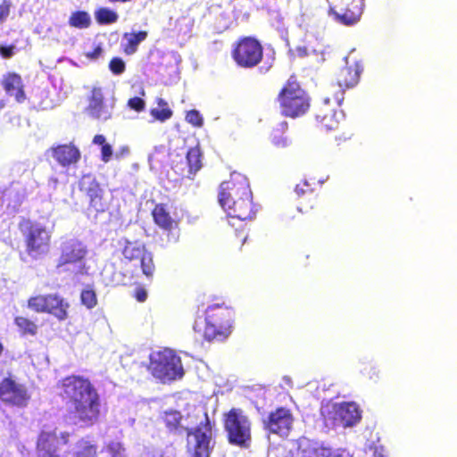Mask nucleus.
<instances>
[{
  "mask_svg": "<svg viewBox=\"0 0 457 457\" xmlns=\"http://www.w3.org/2000/svg\"><path fill=\"white\" fill-rule=\"evenodd\" d=\"M101 278L106 286L126 285L130 282L124 274L116 270L113 263H106L101 271Z\"/></svg>",
  "mask_w": 457,
  "mask_h": 457,
  "instance_id": "a878e982",
  "label": "nucleus"
},
{
  "mask_svg": "<svg viewBox=\"0 0 457 457\" xmlns=\"http://www.w3.org/2000/svg\"><path fill=\"white\" fill-rule=\"evenodd\" d=\"M121 246L123 257L136 265L139 264L143 274L146 278H152L154 272L153 254L147 251L145 245L138 240L121 238L119 242Z\"/></svg>",
  "mask_w": 457,
  "mask_h": 457,
  "instance_id": "6e6552de",
  "label": "nucleus"
},
{
  "mask_svg": "<svg viewBox=\"0 0 457 457\" xmlns=\"http://www.w3.org/2000/svg\"><path fill=\"white\" fill-rule=\"evenodd\" d=\"M153 217L155 223L164 229H171L176 224L174 220L162 205L155 206L153 211Z\"/></svg>",
  "mask_w": 457,
  "mask_h": 457,
  "instance_id": "7c9ffc66",
  "label": "nucleus"
},
{
  "mask_svg": "<svg viewBox=\"0 0 457 457\" xmlns=\"http://www.w3.org/2000/svg\"><path fill=\"white\" fill-rule=\"evenodd\" d=\"M48 184H49V187H53V188H55L57 187V184H58V179L57 178H50L49 179V181H48Z\"/></svg>",
  "mask_w": 457,
  "mask_h": 457,
  "instance_id": "864d4df0",
  "label": "nucleus"
},
{
  "mask_svg": "<svg viewBox=\"0 0 457 457\" xmlns=\"http://www.w3.org/2000/svg\"><path fill=\"white\" fill-rule=\"evenodd\" d=\"M136 297L138 302H145L147 297V293L144 289H138V290H137Z\"/></svg>",
  "mask_w": 457,
  "mask_h": 457,
  "instance_id": "3c124183",
  "label": "nucleus"
},
{
  "mask_svg": "<svg viewBox=\"0 0 457 457\" xmlns=\"http://www.w3.org/2000/svg\"><path fill=\"white\" fill-rule=\"evenodd\" d=\"M330 98L326 97L323 101V107L320 110L316 118L327 130L336 129L343 119L342 112H337L335 108L329 107Z\"/></svg>",
  "mask_w": 457,
  "mask_h": 457,
  "instance_id": "4be33fe9",
  "label": "nucleus"
},
{
  "mask_svg": "<svg viewBox=\"0 0 457 457\" xmlns=\"http://www.w3.org/2000/svg\"><path fill=\"white\" fill-rule=\"evenodd\" d=\"M366 453L372 457H386V452L385 447L378 442H370L366 446Z\"/></svg>",
  "mask_w": 457,
  "mask_h": 457,
  "instance_id": "37998d69",
  "label": "nucleus"
},
{
  "mask_svg": "<svg viewBox=\"0 0 457 457\" xmlns=\"http://www.w3.org/2000/svg\"><path fill=\"white\" fill-rule=\"evenodd\" d=\"M0 53L4 58H10L14 54V46H0Z\"/></svg>",
  "mask_w": 457,
  "mask_h": 457,
  "instance_id": "09e8293b",
  "label": "nucleus"
},
{
  "mask_svg": "<svg viewBox=\"0 0 457 457\" xmlns=\"http://www.w3.org/2000/svg\"><path fill=\"white\" fill-rule=\"evenodd\" d=\"M11 3L7 0L0 1V22H3L9 15Z\"/></svg>",
  "mask_w": 457,
  "mask_h": 457,
  "instance_id": "de8ad7c7",
  "label": "nucleus"
},
{
  "mask_svg": "<svg viewBox=\"0 0 457 457\" xmlns=\"http://www.w3.org/2000/svg\"><path fill=\"white\" fill-rule=\"evenodd\" d=\"M281 112L288 117H298L304 114L310 107V99L299 84L288 80L279 95Z\"/></svg>",
  "mask_w": 457,
  "mask_h": 457,
  "instance_id": "423d86ee",
  "label": "nucleus"
},
{
  "mask_svg": "<svg viewBox=\"0 0 457 457\" xmlns=\"http://www.w3.org/2000/svg\"><path fill=\"white\" fill-rule=\"evenodd\" d=\"M294 418L289 410L278 408L270 413L268 420H264L266 429L270 433L287 436L292 428Z\"/></svg>",
  "mask_w": 457,
  "mask_h": 457,
  "instance_id": "f3484780",
  "label": "nucleus"
},
{
  "mask_svg": "<svg viewBox=\"0 0 457 457\" xmlns=\"http://www.w3.org/2000/svg\"><path fill=\"white\" fill-rule=\"evenodd\" d=\"M118 15L108 8H101L96 12V19L101 25H108L117 21Z\"/></svg>",
  "mask_w": 457,
  "mask_h": 457,
  "instance_id": "ea45409f",
  "label": "nucleus"
},
{
  "mask_svg": "<svg viewBox=\"0 0 457 457\" xmlns=\"http://www.w3.org/2000/svg\"><path fill=\"white\" fill-rule=\"evenodd\" d=\"M329 16L344 26H353L362 12L363 0H327Z\"/></svg>",
  "mask_w": 457,
  "mask_h": 457,
  "instance_id": "9d476101",
  "label": "nucleus"
},
{
  "mask_svg": "<svg viewBox=\"0 0 457 457\" xmlns=\"http://www.w3.org/2000/svg\"><path fill=\"white\" fill-rule=\"evenodd\" d=\"M162 419L170 432L183 435V415L176 410H167Z\"/></svg>",
  "mask_w": 457,
  "mask_h": 457,
  "instance_id": "cd10ccee",
  "label": "nucleus"
},
{
  "mask_svg": "<svg viewBox=\"0 0 457 457\" xmlns=\"http://www.w3.org/2000/svg\"><path fill=\"white\" fill-rule=\"evenodd\" d=\"M328 457H350V455L348 454V453H346L344 450H341V449L332 450L329 448V454Z\"/></svg>",
  "mask_w": 457,
  "mask_h": 457,
  "instance_id": "8fccbe9b",
  "label": "nucleus"
},
{
  "mask_svg": "<svg viewBox=\"0 0 457 457\" xmlns=\"http://www.w3.org/2000/svg\"><path fill=\"white\" fill-rule=\"evenodd\" d=\"M155 103L157 104L156 107L152 108L150 111L151 116L161 122H164L171 118L173 112L169 107L168 103L162 97H157L155 99Z\"/></svg>",
  "mask_w": 457,
  "mask_h": 457,
  "instance_id": "c756f323",
  "label": "nucleus"
},
{
  "mask_svg": "<svg viewBox=\"0 0 457 457\" xmlns=\"http://www.w3.org/2000/svg\"><path fill=\"white\" fill-rule=\"evenodd\" d=\"M251 195L246 177L238 172H233L230 179L222 182L220 187L219 202L220 206L228 204L231 207L232 204H237L236 199L251 196Z\"/></svg>",
  "mask_w": 457,
  "mask_h": 457,
  "instance_id": "9b49d317",
  "label": "nucleus"
},
{
  "mask_svg": "<svg viewBox=\"0 0 457 457\" xmlns=\"http://www.w3.org/2000/svg\"><path fill=\"white\" fill-rule=\"evenodd\" d=\"M109 68L115 75H120L125 71V62L120 58H113L111 60Z\"/></svg>",
  "mask_w": 457,
  "mask_h": 457,
  "instance_id": "a18cd8bd",
  "label": "nucleus"
},
{
  "mask_svg": "<svg viewBox=\"0 0 457 457\" xmlns=\"http://www.w3.org/2000/svg\"><path fill=\"white\" fill-rule=\"evenodd\" d=\"M80 300L87 309H92L97 304L96 294L92 288H85L80 294Z\"/></svg>",
  "mask_w": 457,
  "mask_h": 457,
  "instance_id": "79ce46f5",
  "label": "nucleus"
},
{
  "mask_svg": "<svg viewBox=\"0 0 457 457\" xmlns=\"http://www.w3.org/2000/svg\"><path fill=\"white\" fill-rule=\"evenodd\" d=\"M103 54V47L101 42L94 41L87 43L84 46V55L90 61H95L100 58Z\"/></svg>",
  "mask_w": 457,
  "mask_h": 457,
  "instance_id": "4c0bfd02",
  "label": "nucleus"
},
{
  "mask_svg": "<svg viewBox=\"0 0 457 457\" xmlns=\"http://www.w3.org/2000/svg\"><path fill=\"white\" fill-rule=\"evenodd\" d=\"M51 156L62 167L76 164L81 157L79 149L72 144L60 145L52 147Z\"/></svg>",
  "mask_w": 457,
  "mask_h": 457,
  "instance_id": "aec40b11",
  "label": "nucleus"
},
{
  "mask_svg": "<svg viewBox=\"0 0 457 457\" xmlns=\"http://www.w3.org/2000/svg\"><path fill=\"white\" fill-rule=\"evenodd\" d=\"M140 94H141L142 96H145V91H144V89H141Z\"/></svg>",
  "mask_w": 457,
  "mask_h": 457,
  "instance_id": "4d7b16f0",
  "label": "nucleus"
},
{
  "mask_svg": "<svg viewBox=\"0 0 457 457\" xmlns=\"http://www.w3.org/2000/svg\"><path fill=\"white\" fill-rule=\"evenodd\" d=\"M28 306L37 312H48L59 320H64L68 317L69 303L55 294L37 295L29 299Z\"/></svg>",
  "mask_w": 457,
  "mask_h": 457,
  "instance_id": "ddd939ff",
  "label": "nucleus"
},
{
  "mask_svg": "<svg viewBox=\"0 0 457 457\" xmlns=\"http://www.w3.org/2000/svg\"><path fill=\"white\" fill-rule=\"evenodd\" d=\"M232 56L241 67L250 68L259 63L262 57L261 44L253 37L241 39L235 46Z\"/></svg>",
  "mask_w": 457,
  "mask_h": 457,
  "instance_id": "2eb2a0df",
  "label": "nucleus"
},
{
  "mask_svg": "<svg viewBox=\"0 0 457 457\" xmlns=\"http://www.w3.org/2000/svg\"><path fill=\"white\" fill-rule=\"evenodd\" d=\"M2 85L9 96H14L16 101L21 103L25 100L21 78L15 73H9L3 79Z\"/></svg>",
  "mask_w": 457,
  "mask_h": 457,
  "instance_id": "393cba45",
  "label": "nucleus"
},
{
  "mask_svg": "<svg viewBox=\"0 0 457 457\" xmlns=\"http://www.w3.org/2000/svg\"><path fill=\"white\" fill-rule=\"evenodd\" d=\"M69 23L72 27L87 28L91 23V18L86 12H76L70 17Z\"/></svg>",
  "mask_w": 457,
  "mask_h": 457,
  "instance_id": "58836bf2",
  "label": "nucleus"
},
{
  "mask_svg": "<svg viewBox=\"0 0 457 457\" xmlns=\"http://www.w3.org/2000/svg\"><path fill=\"white\" fill-rule=\"evenodd\" d=\"M89 205L97 212H103L108 208V202L104 198V190L100 188L98 192L89 195Z\"/></svg>",
  "mask_w": 457,
  "mask_h": 457,
  "instance_id": "72a5a7b5",
  "label": "nucleus"
},
{
  "mask_svg": "<svg viewBox=\"0 0 457 457\" xmlns=\"http://www.w3.org/2000/svg\"><path fill=\"white\" fill-rule=\"evenodd\" d=\"M79 187L80 190L85 192L87 196L92 195L94 192H98L101 188L95 177L89 174L82 177L79 181Z\"/></svg>",
  "mask_w": 457,
  "mask_h": 457,
  "instance_id": "c9c22d12",
  "label": "nucleus"
},
{
  "mask_svg": "<svg viewBox=\"0 0 457 457\" xmlns=\"http://www.w3.org/2000/svg\"><path fill=\"white\" fill-rule=\"evenodd\" d=\"M153 457H163L162 455H154Z\"/></svg>",
  "mask_w": 457,
  "mask_h": 457,
  "instance_id": "bf43d9fd",
  "label": "nucleus"
},
{
  "mask_svg": "<svg viewBox=\"0 0 457 457\" xmlns=\"http://www.w3.org/2000/svg\"><path fill=\"white\" fill-rule=\"evenodd\" d=\"M13 191L12 189H9L7 190L6 192L4 193V201H8V198L11 197V195H12Z\"/></svg>",
  "mask_w": 457,
  "mask_h": 457,
  "instance_id": "5fc2aeb1",
  "label": "nucleus"
},
{
  "mask_svg": "<svg viewBox=\"0 0 457 457\" xmlns=\"http://www.w3.org/2000/svg\"><path fill=\"white\" fill-rule=\"evenodd\" d=\"M234 312L224 305L212 304L203 315H198L193 329L196 335L208 341L223 340L232 331Z\"/></svg>",
  "mask_w": 457,
  "mask_h": 457,
  "instance_id": "f03ea898",
  "label": "nucleus"
},
{
  "mask_svg": "<svg viewBox=\"0 0 457 457\" xmlns=\"http://www.w3.org/2000/svg\"><path fill=\"white\" fill-rule=\"evenodd\" d=\"M104 96L100 89H94L88 105V113L98 120H106L112 115V106L103 102Z\"/></svg>",
  "mask_w": 457,
  "mask_h": 457,
  "instance_id": "b1692460",
  "label": "nucleus"
},
{
  "mask_svg": "<svg viewBox=\"0 0 457 457\" xmlns=\"http://www.w3.org/2000/svg\"><path fill=\"white\" fill-rule=\"evenodd\" d=\"M0 399L13 406L25 407L29 403L30 394L25 385L9 378L0 384Z\"/></svg>",
  "mask_w": 457,
  "mask_h": 457,
  "instance_id": "dca6fc26",
  "label": "nucleus"
},
{
  "mask_svg": "<svg viewBox=\"0 0 457 457\" xmlns=\"http://www.w3.org/2000/svg\"><path fill=\"white\" fill-rule=\"evenodd\" d=\"M170 156L176 171L184 177L193 178L202 167L201 153L198 147H192L187 151L185 162L179 163L173 158V154H170Z\"/></svg>",
  "mask_w": 457,
  "mask_h": 457,
  "instance_id": "6ab92c4d",
  "label": "nucleus"
},
{
  "mask_svg": "<svg viewBox=\"0 0 457 457\" xmlns=\"http://www.w3.org/2000/svg\"><path fill=\"white\" fill-rule=\"evenodd\" d=\"M300 32V36L304 37L305 43L303 45L296 46V50L298 51L300 55H306L309 52H316V48L312 46L313 41V34L312 32H309L307 30H298Z\"/></svg>",
  "mask_w": 457,
  "mask_h": 457,
  "instance_id": "e433bc0d",
  "label": "nucleus"
},
{
  "mask_svg": "<svg viewBox=\"0 0 457 457\" xmlns=\"http://www.w3.org/2000/svg\"><path fill=\"white\" fill-rule=\"evenodd\" d=\"M145 37V31L139 30L136 32L135 30H131L123 35L120 46L127 54H132L137 51V46L144 41Z\"/></svg>",
  "mask_w": 457,
  "mask_h": 457,
  "instance_id": "bb28decb",
  "label": "nucleus"
},
{
  "mask_svg": "<svg viewBox=\"0 0 457 457\" xmlns=\"http://www.w3.org/2000/svg\"><path fill=\"white\" fill-rule=\"evenodd\" d=\"M186 120L195 127H202L204 120L200 112L196 110H191L187 112Z\"/></svg>",
  "mask_w": 457,
  "mask_h": 457,
  "instance_id": "c03bdc74",
  "label": "nucleus"
},
{
  "mask_svg": "<svg viewBox=\"0 0 457 457\" xmlns=\"http://www.w3.org/2000/svg\"><path fill=\"white\" fill-rule=\"evenodd\" d=\"M87 246L77 239H69L62 245L58 268L70 270L75 274L87 273L86 266Z\"/></svg>",
  "mask_w": 457,
  "mask_h": 457,
  "instance_id": "0eeeda50",
  "label": "nucleus"
},
{
  "mask_svg": "<svg viewBox=\"0 0 457 457\" xmlns=\"http://www.w3.org/2000/svg\"><path fill=\"white\" fill-rule=\"evenodd\" d=\"M20 203H21V200H20V198H18V199L15 201L13 207L15 208L17 205H19V204H20Z\"/></svg>",
  "mask_w": 457,
  "mask_h": 457,
  "instance_id": "6e6d98bb",
  "label": "nucleus"
},
{
  "mask_svg": "<svg viewBox=\"0 0 457 457\" xmlns=\"http://www.w3.org/2000/svg\"><path fill=\"white\" fill-rule=\"evenodd\" d=\"M97 446L87 438L79 440L71 451L68 453V457H96Z\"/></svg>",
  "mask_w": 457,
  "mask_h": 457,
  "instance_id": "c85d7f7f",
  "label": "nucleus"
},
{
  "mask_svg": "<svg viewBox=\"0 0 457 457\" xmlns=\"http://www.w3.org/2000/svg\"><path fill=\"white\" fill-rule=\"evenodd\" d=\"M321 415L328 428H349L361 419V411L353 402L329 403L321 407Z\"/></svg>",
  "mask_w": 457,
  "mask_h": 457,
  "instance_id": "20e7f679",
  "label": "nucleus"
},
{
  "mask_svg": "<svg viewBox=\"0 0 457 457\" xmlns=\"http://www.w3.org/2000/svg\"><path fill=\"white\" fill-rule=\"evenodd\" d=\"M128 106L137 112L145 110V103L140 97H132L128 101Z\"/></svg>",
  "mask_w": 457,
  "mask_h": 457,
  "instance_id": "49530a36",
  "label": "nucleus"
},
{
  "mask_svg": "<svg viewBox=\"0 0 457 457\" xmlns=\"http://www.w3.org/2000/svg\"><path fill=\"white\" fill-rule=\"evenodd\" d=\"M62 395L70 404L75 417L84 423H92L99 413L98 396L90 382L79 376L62 380Z\"/></svg>",
  "mask_w": 457,
  "mask_h": 457,
  "instance_id": "f257e3e1",
  "label": "nucleus"
},
{
  "mask_svg": "<svg viewBox=\"0 0 457 457\" xmlns=\"http://www.w3.org/2000/svg\"><path fill=\"white\" fill-rule=\"evenodd\" d=\"M14 323L23 336H35L37 332V326L36 323L25 317H16L14 319Z\"/></svg>",
  "mask_w": 457,
  "mask_h": 457,
  "instance_id": "473e14b6",
  "label": "nucleus"
},
{
  "mask_svg": "<svg viewBox=\"0 0 457 457\" xmlns=\"http://www.w3.org/2000/svg\"><path fill=\"white\" fill-rule=\"evenodd\" d=\"M148 370L162 383L182 378L184 369L180 357L171 349L153 351L149 355Z\"/></svg>",
  "mask_w": 457,
  "mask_h": 457,
  "instance_id": "7ed1b4c3",
  "label": "nucleus"
},
{
  "mask_svg": "<svg viewBox=\"0 0 457 457\" xmlns=\"http://www.w3.org/2000/svg\"><path fill=\"white\" fill-rule=\"evenodd\" d=\"M225 428L231 444L245 445L251 439L250 420L240 409H232L226 414Z\"/></svg>",
  "mask_w": 457,
  "mask_h": 457,
  "instance_id": "1a4fd4ad",
  "label": "nucleus"
},
{
  "mask_svg": "<svg viewBox=\"0 0 457 457\" xmlns=\"http://www.w3.org/2000/svg\"><path fill=\"white\" fill-rule=\"evenodd\" d=\"M215 445L212 426L198 427L187 433V452L192 457H209Z\"/></svg>",
  "mask_w": 457,
  "mask_h": 457,
  "instance_id": "f8f14e48",
  "label": "nucleus"
},
{
  "mask_svg": "<svg viewBox=\"0 0 457 457\" xmlns=\"http://www.w3.org/2000/svg\"><path fill=\"white\" fill-rule=\"evenodd\" d=\"M303 187H309V185L307 182H304L303 186H300V185H297L295 187V193L298 195H303L305 193V190L303 188Z\"/></svg>",
  "mask_w": 457,
  "mask_h": 457,
  "instance_id": "603ef678",
  "label": "nucleus"
},
{
  "mask_svg": "<svg viewBox=\"0 0 457 457\" xmlns=\"http://www.w3.org/2000/svg\"><path fill=\"white\" fill-rule=\"evenodd\" d=\"M236 202L237 204H232L231 207H229L228 204L221 206L229 216L230 220L228 222L231 226H235V223L232 221L234 220H251L255 214V211L252 205V195L236 199Z\"/></svg>",
  "mask_w": 457,
  "mask_h": 457,
  "instance_id": "a211bd4d",
  "label": "nucleus"
},
{
  "mask_svg": "<svg viewBox=\"0 0 457 457\" xmlns=\"http://www.w3.org/2000/svg\"><path fill=\"white\" fill-rule=\"evenodd\" d=\"M122 152H123V153H128V152H129V150H128V148H124V149L122 150Z\"/></svg>",
  "mask_w": 457,
  "mask_h": 457,
  "instance_id": "13d9d810",
  "label": "nucleus"
},
{
  "mask_svg": "<svg viewBox=\"0 0 457 457\" xmlns=\"http://www.w3.org/2000/svg\"><path fill=\"white\" fill-rule=\"evenodd\" d=\"M329 448L321 443L302 437L297 441V448L293 457H328Z\"/></svg>",
  "mask_w": 457,
  "mask_h": 457,
  "instance_id": "412c9836",
  "label": "nucleus"
},
{
  "mask_svg": "<svg viewBox=\"0 0 457 457\" xmlns=\"http://www.w3.org/2000/svg\"><path fill=\"white\" fill-rule=\"evenodd\" d=\"M93 143L101 146V160L104 162H110L113 152L112 145L106 142L105 137L103 135H96L93 138Z\"/></svg>",
  "mask_w": 457,
  "mask_h": 457,
  "instance_id": "f704fd0d",
  "label": "nucleus"
},
{
  "mask_svg": "<svg viewBox=\"0 0 457 457\" xmlns=\"http://www.w3.org/2000/svg\"><path fill=\"white\" fill-rule=\"evenodd\" d=\"M103 452H106L111 457H125V448L118 441H110L105 444Z\"/></svg>",
  "mask_w": 457,
  "mask_h": 457,
  "instance_id": "a19ab883",
  "label": "nucleus"
},
{
  "mask_svg": "<svg viewBox=\"0 0 457 457\" xmlns=\"http://www.w3.org/2000/svg\"><path fill=\"white\" fill-rule=\"evenodd\" d=\"M287 129V123L282 121L278 124L271 134V142L277 147H286L290 144V140L287 137L284 136V133Z\"/></svg>",
  "mask_w": 457,
  "mask_h": 457,
  "instance_id": "2f4dec72",
  "label": "nucleus"
},
{
  "mask_svg": "<svg viewBox=\"0 0 457 457\" xmlns=\"http://www.w3.org/2000/svg\"><path fill=\"white\" fill-rule=\"evenodd\" d=\"M183 434L194 431L198 427L212 426L209 417L203 407H193L186 415H183Z\"/></svg>",
  "mask_w": 457,
  "mask_h": 457,
  "instance_id": "5701e85b",
  "label": "nucleus"
},
{
  "mask_svg": "<svg viewBox=\"0 0 457 457\" xmlns=\"http://www.w3.org/2000/svg\"><path fill=\"white\" fill-rule=\"evenodd\" d=\"M26 251L33 259H37L47 253L51 232L39 223H32L24 234Z\"/></svg>",
  "mask_w": 457,
  "mask_h": 457,
  "instance_id": "4468645a",
  "label": "nucleus"
},
{
  "mask_svg": "<svg viewBox=\"0 0 457 457\" xmlns=\"http://www.w3.org/2000/svg\"><path fill=\"white\" fill-rule=\"evenodd\" d=\"M353 50L348 56L345 57L346 66L340 71L337 78V83L329 86L328 91L333 95V99L337 106H340L344 100L345 89L354 87L362 71V66L353 56Z\"/></svg>",
  "mask_w": 457,
  "mask_h": 457,
  "instance_id": "39448f33",
  "label": "nucleus"
}]
</instances>
